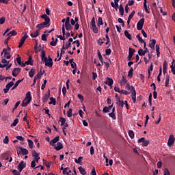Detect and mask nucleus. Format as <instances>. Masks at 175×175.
<instances>
[{
    "label": "nucleus",
    "mask_w": 175,
    "mask_h": 175,
    "mask_svg": "<svg viewBox=\"0 0 175 175\" xmlns=\"http://www.w3.org/2000/svg\"><path fill=\"white\" fill-rule=\"evenodd\" d=\"M72 116V108H70L69 110L67 111V116L70 118Z\"/></svg>",
    "instance_id": "obj_56"
},
{
    "label": "nucleus",
    "mask_w": 175,
    "mask_h": 175,
    "mask_svg": "<svg viewBox=\"0 0 175 175\" xmlns=\"http://www.w3.org/2000/svg\"><path fill=\"white\" fill-rule=\"evenodd\" d=\"M18 124V118H16L12 124H11V126H16Z\"/></svg>",
    "instance_id": "obj_53"
},
{
    "label": "nucleus",
    "mask_w": 175,
    "mask_h": 175,
    "mask_svg": "<svg viewBox=\"0 0 175 175\" xmlns=\"http://www.w3.org/2000/svg\"><path fill=\"white\" fill-rule=\"evenodd\" d=\"M109 117L112 118L113 120H117V117L116 116V113L111 112L109 113Z\"/></svg>",
    "instance_id": "obj_48"
},
{
    "label": "nucleus",
    "mask_w": 175,
    "mask_h": 175,
    "mask_svg": "<svg viewBox=\"0 0 175 175\" xmlns=\"http://www.w3.org/2000/svg\"><path fill=\"white\" fill-rule=\"evenodd\" d=\"M174 142H175L174 135L171 134L168 138V142H167L168 146L171 147V146H173V144H174Z\"/></svg>",
    "instance_id": "obj_8"
},
{
    "label": "nucleus",
    "mask_w": 175,
    "mask_h": 175,
    "mask_svg": "<svg viewBox=\"0 0 175 175\" xmlns=\"http://www.w3.org/2000/svg\"><path fill=\"white\" fill-rule=\"evenodd\" d=\"M45 62V66H48L49 68H53V61H50L47 59V57L44 58L43 60Z\"/></svg>",
    "instance_id": "obj_14"
},
{
    "label": "nucleus",
    "mask_w": 175,
    "mask_h": 175,
    "mask_svg": "<svg viewBox=\"0 0 175 175\" xmlns=\"http://www.w3.org/2000/svg\"><path fill=\"white\" fill-rule=\"evenodd\" d=\"M32 157L33 158H39V154L36 152V150L32 151Z\"/></svg>",
    "instance_id": "obj_49"
},
{
    "label": "nucleus",
    "mask_w": 175,
    "mask_h": 175,
    "mask_svg": "<svg viewBox=\"0 0 175 175\" xmlns=\"http://www.w3.org/2000/svg\"><path fill=\"white\" fill-rule=\"evenodd\" d=\"M153 69H154V67L152 64L148 69V79H150V76H151V72H152Z\"/></svg>",
    "instance_id": "obj_35"
},
{
    "label": "nucleus",
    "mask_w": 175,
    "mask_h": 175,
    "mask_svg": "<svg viewBox=\"0 0 175 175\" xmlns=\"http://www.w3.org/2000/svg\"><path fill=\"white\" fill-rule=\"evenodd\" d=\"M50 102H49V105H53V106H55L56 103H57V100H55V98L51 97L50 98Z\"/></svg>",
    "instance_id": "obj_34"
},
{
    "label": "nucleus",
    "mask_w": 175,
    "mask_h": 175,
    "mask_svg": "<svg viewBox=\"0 0 175 175\" xmlns=\"http://www.w3.org/2000/svg\"><path fill=\"white\" fill-rule=\"evenodd\" d=\"M136 38L137 39V40L139 43H141V44L144 43V44H146L144 40H143V38H142V37H140V34L137 35Z\"/></svg>",
    "instance_id": "obj_29"
},
{
    "label": "nucleus",
    "mask_w": 175,
    "mask_h": 175,
    "mask_svg": "<svg viewBox=\"0 0 175 175\" xmlns=\"http://www.w3.org/2000/svg\"><path fill=\"white\" fill-rule=\"evenodd\" d=\"M64 49H61V52H60V55H59V57L57 61H61L62 58V55L65 53V51H64Z\"/></svg>",
    "instance_id": "obj_57"
},
{
    "label": "nucleus",
    "mask_w": 175,
    "mask_h": 175,
    "mask_svg": "<svg viewBox=\"0 0 175 175\" xmlns=\"http://www.w3.org/2000/svg\"><path fill=\"white\" fill-rule=\"evenodd\" d=\"M111 109H113V105H109V107H105L103 109V113H110Z\"/></svg>",
    "instance_id": "obj_20"
},
{
    "label": "nucleus",
    "mask_w": 175,
    "mask_h": 175,
    "mask_svg": "<svg viewBox=\"0 0 175 175\" xmlns=\"http://www.w3.org/2000/svg\"><path fill=\"white\" fill-rule=\"evenodd\" d=\"M113 83L114 81H113V79L108 77L107 81L105 82V84H107V85H109L110 88H113Z\"/></svg>",
    "instance_id": "obj_16"
},
{
    "label": "nucleus",
    "mask_w": 175,
    "mask_h": 175,
    "mask_svg": "<svg viewBox=\"0 0 175 175\" xmlns=\"http://www.w3.org/2000/svg\"><path fill=\"white\" fill-rule=\"evenodd\" d=\"M6 18L5 17H1L0 18V24L2 25V24L5 23Z\"/></svg>",
    "instance_id": "obj_60"
},
{
    "label": "nucleus",
    "mask_w": 175,
    "mask_h": 175,
    "mask_svg": "<svg viewBox=\"0 0 175 175\" xmlns=\"http://www.w3.org/2000/svg\"><path fill=\"white\" fill-rule=\"evenodd\" d=\"M28 38H29V36H28V35H27V33H25L24 35V36L22 37V38L20 40L19 44H18L19 48L23 47V44H24L25 40H27V39H28Z\"/></svg>",
    "instance_id": "obj_11"
},
{
    "label": "nucleus",
    "mask_w": 175,
    "mask_h": 175,
    "mask_svg": "<svg viewBox=\"0 0 175 175\" xmlns=\"http://www.w3.org/2000/svg\"><path fill=\"white\" fill-rule=\"evenodd\" d=\"M49 27H50V24L46 23L45 22H42L36 25V28H38V29H42V28H49Z\"/></svg>",
    "instance_id": "obj_6"
},
{
    "label": "nucleus",
    "mask_w": 175,
    "mask_h": 175,
    "mask_svg": "<svg viewBox=\"0 0 175 175\" xmlns=\"http://www.w3.org/2000/svg\"><path fill=\"white\" fill-rule=\"evenodd\" d=\"M150 144V141L149 140H146L144 142V143L142 144V147H147Z\"/></svg>",
    "instance_id": "obj_51"
},
{
    "label": "nucleus",
    "mask_w": 175,
    "mask_h": 175,
    "mask_svg": "<svg viewBox=\"0 0 175 175\" xmlns=\"http://www.w3.org/2000/svg\"><path fill=\"white\" fill-rule=\"evenodd\" d=\"M133 16H135V10H133L131 13V14L129 16V19H130V20H132V18H133Z\"/></svg>",
    "instance_id": "obj_61"
},
{
    "label": "nucleus",
    "mask_w": 175,
    "mask_h": 175,
    "mask_svg": "<svg viewBox=\"0 0 175 175\" xmlns=\"http://www.w3.org/2000/svg\"><path fill=\"white\" fill-rule=\"evenodd\" d=\"M143 25H144V18H141L137 23V29L142 31L143 29Z\"/></svg>",
    "instance_id": "obj_3"
},
{
    "label": "nucleus",
    "mask_w": 175,
    "mask_h": 175,
    "mask_svg": "<svg viewBox=\"0 0 175 175\" xmlns=\"http://www.w3.org/2000/svg\"><path fill=\"white\" fill-rule=\"evenodd\" d=\"M90 175H96V171H95V167H94L91 173H90Z\"/></svg>",
    "instance_id": "obj_64"
},
{
    "label": "nucleus",
    "mask_w": 175,
    "mask_h": 175,
    "mask_svg": "<svg viewBox=\"0 0 175 175\" xmlns=\"http://www.w3.org/2000/svg\"><path fill=\"white\" fill-rule=\"evenodd\" d=\"M12 174L14 175H21V172L17 171V170H12Z\"/></svg>",
    "instance_id": "obj_52"
},
{
    "label": "nucleus",
    "mask_w": 175,
    "mask_h": 175,
    "mask_svg": "<svg viewBox=\"0 0 175 175\" xmlns=\"http://www.w3.org/2000/svg\"><path fill=\"white\" fill-rule=\"evenodd\" d=\"M128 77H129V79H132V77H133V67H131L129 71Z\"/></svg>",
    "instance_id": "obj_31"
},
{
    "label": "nucleus",
    "mask_w": 175,
    "mask_h": 175,
    "mask_svg": "<svg viewBox=\"0 0 175 175\" xmlns=\"http://www.w3.org/2000/svg\"><path fill=\"white\" fill-rule=\"evenodd\" d=\"M20 72H21V68H19V67L15 68L12 70V76H14V77H17V76H18V75L20 74Z\"/></svg>",
    "instance_id": "obj_10"
},
{
    "label": "nucleus",
    "mask_w": 175,
    "mask_h": 175,
    "mask_svg": "<svg viewBox=\"0 0 175 175\" xmlns=\"http://www.w3.org/2000/svg\"><path fill=\"white\" fill-rule=\"evenodd\" d=\"M127 80H126V78L125 77H122V81L120 82V85H125V84H126L127 83Z\"/></svg>",
    "instance_id": "obj_39"
},
{
    "label": "nucleus",
    "mask_w": 175,
    "mask_h": 175,
    "mask_svg": "<svg viewBox=\"0 0 175 175\" xmlns=\"http://www.w3.org/2000/svg\"><path fill=\"white\" fill-rule=\"evenodd\" d=\"M59 121L61 122L62 126H64V125H65V123L66 122V119L65 118L61 117L59 118Z\"/></svg>",
    "instance_id": "obj_41"
},
{
    "label": "nucleus",
    "mask_w": 175,
    "mask_h": 175,
    "mask_svg": "<svg viewBox=\"0 0 175 175\" xmlns=\"http://www.w3.org/2000/svg\"><path fill=\"white\" fill-rule=\"evenodd\" d=\"M16 62L17 64H18L19 65H21V57H20V55H18V57H16Z\"/></svg>",
    "instance_id": "obj_59"
},
{
    "label": "nucleus",
    "mask_w": 175,
    "mask_h": 175,
    "mask_svg": "<svg viewBox=\"0 0 175 175\" xmlns=\"http://www.w3.org/2000/svg\"><path fill=\"white\" fill-rule=\"evenodd\" d=\"M146 43L144 44V50H142V49L138 50V54L139 55H146V53H148V49H147V47H146Z\"/></svg>",
    "instance_id": "obj_5"
},
{
    "label": "nucleus",
    "mask_w": 175,
    "mask_h": 175,
    "mask_svg": "<svg viewBox=\"0 0 175 175\" xmlns=\"http://www.w3.org/2000/svg\"><path fill=\"white\" fill-rule=\"evenodd\" d=\"M110 54H111V49H107L105 50V55H110Z\"/></svg>",
    "instance_id": "obj_58"
},
{
    "label": "nucleus",
    "mask_w": 175,
    "mask_h": 175,
    "mask_svg": "<svg viewBox=\"0 0 175 175\" xmlns=\"http://www.w3.org/2000/svg\"><path fill=\"white\" fill-rule=\"evenodd\" d=\"M81 161H83V157H79L78 159H75V162H76V163H81Z\"/></svg>",
    "instance_id": "obj_54"
},
{
    "label": "nucleus",
    "mask_w": 175,
    "mask_h": 175,
    "mask_svg": "<svg viewBox=\"0 0 175 175\" xmlns=\"http://www.w3.org/2000/svg\"><path fill=\"white\" fill-rule=\"evenodd\" d=\"M16 35H17L16 30H12L10 33H7V36L9 38H10V36H16Z\"/></svg>",
    "instance_id": "obj_30"
},
{
    "label": "nucleus",
    "mask_w": 175,
    "mask_h": 175,
    "mask_svg": "<svg viewBox=\"0 0 175 175\" xmlns=\"http://www.w3.org/2000/svg\"><path fill=\"white\" fill-rule=\"evenodd\" d=\"M58 142H59V135H57L55 138H53L50 142V145L52 146V147H55V143H58Z\"/></svg>",
    "instance_id": "obj_13"
},
{
    "label": "nucleus",
    "mask_w": 175,
    "mask_h": 175,
    "mask_svg": "<svg viewBox=\"0 0 175 175\" xmlns=\"http://www.w3.org/2000/svg\"><path fill=\"white\" fill-rule=\"evenodd\" d=\"M4 144H9V136L6 135L3 140Z\"/></svg>",
    "instance_id": "obj_44"
},
{
    "label": "nucleus",
    "mask_w": 175,
    "mask_h": 175,
    "mask_svg": "<svg viewBox=\"0 0 175 175\" xmlns=\"http://www.w3.org/2000/svg\"><path fill=\"white\" fill-rule=\"evenodd\" d=\"M98 27H100V25H103V19L102 17H99L98 18V23H97Z\"/></svg>",
    "instance_id": "obj_38"
},
{
    "label": "nucleus",
    "mask_w": 175,
    "mask_h": 175,
    "mask_svg": "<svg viewBox=\"0 0 175 175\" xmlns=\"http://www.w3.org/2000/svg\"><path fill=\"white\" fill-rule=\"evenodd\" d=\"M135 51H136L131 47L129 49V55L127 57L128 61H132V57H133V54H135Z\"/></svg>",
    "instance_id": "obj_7"
},
{
    "label": "nucleus",
    "mask_w": 175,
    "mask_h": 175,
    "mask_svg": "<svg viewBox=\"0 0 175 175\" xmlns=\"http://www.w3.org/2000/svg\"><path fill=\"white\" fill-rule=\"evenodd\" d=\"M29 148H33V142L29 139H27Z\"/></svg>",
    "instance_id": "obj_43"
},
{
    "label": "nucleus",
    "mask_w": 175,
    "mask_h": 175,
    "mask_svg": "<svg viewBox=\"0 0 175 175\" xmlns=\"http://www.w3.org/2000/svg\"><path fill=\"white\" fill-rule=\"evenodd\" d=\"M11 50L12 49L10 48L9 45H7V49L3 50L2 54L4 53V55H8L10 53Z\"/></svg>",
    "instance_id": "obj_22"
},
{
    "label": "nucleus",
    "mask_w": 175,
    "mask_h": 175,
    "mask_svg": "<svg viewBox=\"0 0 175 175\" xmlns=\"http://www.w3.org/2000/svg\"><path fill=\"white\" fill-rule=\"evenodd\" d=\"M16 139H17V140H20V142H24V140H25V138H24V137L20 135L16 136Z\"/></svg>",
    "instance_id": "obj_55"
},
{
    "label": "nucleus",
    "mask_w": 175,
    "mask_h": 175,
    "mask_svg": "<svg viewBox=\"0 0 175 175\" xmlns=\"http://www.w3.org/2000/svg\"><path fill=\"white\" fill-rule=\"evenodd\" d=\"M156 43L157 40L155 39L150 40L149 42V47L152 49V50H154Z\"/></svg>",
    "instance_id": "obj_15"
},
{
    "label": "nucleus",
    "mask_w": 175,
    "mask_h": 175,
    "mask_svg": "<svg viewBox=\"0 0 175 175\" xmlns=\"http://www.w3.org/2000/svg\"><path fill=\"white\" fill-rule=\"evenodd\" d=\"M1 62L4 64L0 63V68H6V66L9 65V62H8L5 58L1 60Z\"/></svg>",
    "instance_id": "obj_18"
},
{
    "label": "nucleus",
    "mask_w": 175,
    "mask_h": 175,
    "mask_svg": "<svg viewBox=\"0 0 175 175\" xmlns=\"http://www.w3.org/2000/svg\"><path fill=\"white\" fill-rule=\"evenodd\" d=\"M64 27H65L66 31H72L73 29V27H72V25H70V23L64 25Z\"/></svg>",
    "instance_id": "obj_32"
},
{
    "label": "nucleus",
    "mask_w": 175,
    "mask_h": 175,
    "mask_svg": "<svg viewBox=\"0 0 175 175\" xmlns=\"http://www.w3.org/2000/svg\"><path fill=\"white\" fill-rule=\"evenodd\" d=\"M116 105H118V106H120V107H124V103L123 100H121L120 98H118Z\"/></svg>",
    "instance_id": "obj_23"
},
{
    "label": "nucleus",
    "mask_w": 175,
    "mask_h": 175,
    "mask_svg": "<svg viewBox=\"0 0 175 175\" xmlns=\"http://www.w3.org/2000/svg\"><path fill=\"white\" fill-rule=\"evenodd\" d=\"M159 45L157 44L156 45V53H157V55L158 57H159V56L161 55V52L159 51Z\"/></svg>",
    "instance_id": "obj_42"
},
{
    "label": "nucleus",
    "mask_w": 175,
    "mask_h": 175,
    "mask_svg": "<svg viewBox=\"0 0 175 175\" xmlns=\"http://www.w3.org/2000/svg\"><path fill=\"white\" fill-rule=\"evenodd\" d=\"M91 24H92V27H94V26L96 25V23H95V17H93V18H92Z\"/></svg>",
    "instance_id": "obj_62"
},
{
    "label": "nucleus",
    "mask_w": 175,
    "mask_h": 175,
    "mask_svg": "<svg viewBox=\"0 0 175 175\" xmlns=\"http://www.w3.org/2000/svg\"><path fill=\"white\" fill-rule=\"evenodd\" d=\"M45 58H47V57H46V52L42 50L41 51V59H42V61H44Z\"/></svg>",
    "instance_id": "obj_40"
},
{
    "label": "nucleus",
    "mask_w": 175,
    "mask_h": 175,
    "mask_svg": "<svg viewBox=\"0 0 175 175\" xmlns=\"http://www.w3.org/2000/svg\"><path fill=\"white\" fill-rule=\"evenodd\" d=\"M69 170V167H65L64 170H63V174L64 175H70V174H69L68 172Z\"/></svg>",
    "instance_id": "obj_46"
},
{
    "label": "nucleus",
    "mask_w": 175,
    "mask_h": 175,
    "mask_svg": "<svg viewBox=\"0 0 175 175\" xmlns=\"http://www.w3.org/2000/svg\"><path fill=\"white\" fill-rule=\"evenodd\" d=\"M31 100H32V96H31V92H28L26 94L25 100L22 102V107H27V105L31 103Z\"/></svg>",
    "instance_id": "obj_1"
},
{
    "label": "nucleus",
    "mask_w": 175,
    "mask_h": 175,
    "mask_svg": "<svg viewBox=\"0 0 175 175\" xmlns=\"http://www.w3.org/2000/svg\"><path fill=\"white\" fill-rule=\"evenodd\" d=\"M124 36H126V38H127V39H129V40H132V35L129 33L128 30L124 31Z\"/></svg>",
    "instance_id": "obj_26"
},
{
    "label": "nucleus",
    "mask_w": 175,
    "mask_h": 175,
    "mask_svg": "<svg viewBox=\"0 0 175 175\" xmlns=\"http://www.w3.org/2000/svg\"><path fill=\"white\" fill-rule=\"evenodd\" d=\"M36 72V70L35 68H31V70L29 72V77H32L35 75Z\"/></svg>",
    "instance_id": "obj_36"
},
{
    "label": "nucleus",
    "mask_w": 175,
    "mask_h": 175,
    "mask_svg": "<svg viewBox=\"0 0 175 175\" xmlns=\"http://www.w3.org/2000/svg\"><path fill=\"white\" fill-rule=\"evenodd\" d=\"M144 8L145 12L148 14H150V11L148 10V8L147 7V0H144Z\"/></svg>",
    "instance_id": "obj_24"
},
{
    "label": "nucleus",
    "mask_w": 175,
    "mask_h": 175,
    "mask_svg": "<svg viewBox=\"0 0 175 175\" xmlns=\"http://www.w3.org/2000/svg\"><path fill=\"white\" fill-rule=\"evenodd\" d=\"M55 150L57 151H59V150H62L64 148V145H62V143L57 142V146L54 147Z\"/></svg>",
    "instance_id": "obj_21"
},
{
    "label": "nucleus",
    "mask_w": 175,
    "mask_h": 175,
    "mask_svg": "<svg viewBox=\"0 0 175 175\" xmlns=\"http://www.w3.org/2000/svg\"><path fill=\"white\" fill-rule=\"evenodd\" d=\"M26 65H33V59H32V57L29 56V59L25 62Z\"/></svg>",
    "instance_id": "obj_25"
},
{
    "label": "nucleus",
    "mask_w": 175,
    "mask_h": 175,
    "mask_svg": "<svg viewBox=\"0 0 175 175\" xmlns=\"http://www.w3.org/2000/svg\"><path fill=\"white\" fill-rule=\"evenodd\" d=\"M25 166H27V163H24V161H21L18 165V170L23 172V170L25 169Z\"/></svg>",
    "instance_id": "obj_12"
},
{
    "label": "nucleus",
    "mask_w": 175,
    "mask_h": 175,
    "mask_svg": "<svg viewBox=\"0 0 175 175\" xmlns=\"http://www.w3.org/2000/svg\"><path fill=\"white\" fill-rule=\"evenodd\" d=\"M49 98H50V90H48V93L43 96L42 102H44V103H47Z\"/></svg>",
    "instance_id": "obj_17"
},
{
    "label": "nucleus",
    "mask_w": 175,
    "mask_h": 175,
    "mask_svg": "<svg viewBox=\"0 0 175 175\" xmlns=\"http://www.w3.org/2000/svg\"><path fill=\"white\" fill-rule=\"evenodd\" d=\"M23 81H24V78H23L22 79L18 80L15 83L14 85L12 88L11 91H13V90H16L17 88V87H18V84H20Z\"/></svg>",
    "instance_id": "obj_19"
},
{
    "label": "nucleus",
    "mask_w": 175,
    "mask_h": 175,
    "mask_svg": "<svg viewBox=\"0 0 175 175\" xmlns=\"http://www.w3.org/2000/svg\"><path fill=\"white\" fill-rule=\"evenodd\" d=\"M34 51H35L36 54H38L39 53V51H41V49H38V42L34 46Z\"/></svg>",
    "instance_id": "obj_45"
},
{
    "label": "nucleus",
    "mask_w": 175,
    "mask_h": 175,
    "mask_svg": "<svg viewBox=\"0 0 175 175\" xmlns=\"http://www.w3.org/2000/svg\"><path fill=\"white\" fill-rule=\"evenodd\" d=\"M78 169H79L81 174H82V175L87 174V171H85V169H84L83 167L80 166V167H79Z\"/></svg>",
    "instance_id": "obj_27"
},
{
    "label": "nucleus",
    "mask_w": 175,
    "mask_h": 175,
    "mask_svg": "<svg viewBox=\"0 0 175 175\" xmlns=\"http://www.w3.org/2000/svg\"><path fill=\"white\" fill-rule=\"evenodd\" d=\"M131 98L133 99V102L135 103L136 102V90H135V87L131 86L129 83H126V90H127L128 91H129V90H131Z\"/></svg>",
    "instance_id": "obj_2"
},
{
    "label": "nucleus",
    "mask_w": 175,
    "mask_h": 175,
    "mask_svg": "<svg viewBox=\"0 0 175 175\" xmlns=\"http://www.w3.org/2000/svg\"><path fill=\"white\" fill-rule=\"evenodd\" d=\"M19 150H21V151L17 152L18 155H20V154H22V155H28L29 151L27 150V148L19 147Z\"/></svg>",
    "instance_id": "obj_9"
},
{
    "label": "nucleus",
    "mask_w": 175,
    "mask_h": 175,
    "mask_svg": "<svg viewBox=\"0 0 175 175\" xmlns=\"http://www.w3.org/2000/svg\"><path fill=\"white\" fill-rule=\"evenodd\" d=\"M119 12L120 13V16H124V7L122 6V4L119 5Z\"/></svg>",
    "instance_id": "obj_37"
},
{
    "label": "nucleus",
    "mask_w": 175,
    "mask_h": 175,
    "mask_svg": "<svg viewBox=\"0 0 175 175\" xmlns=\"http://www.w3.org/2000/svg\"><path fill=\"white\" fill-rule=\"evenodd\" d=\"M13 85H14V82L10 81V83H8L5 85V88L3 89L4 94H8V92H9V90H10V88H12V87H13Z\"/></svg>",
    "instance_id": "obj_4"
},
{
    "label": "nucleus",
    "mask_w": 175,
    "mask_h": 175,
    "mask_svg": "<svg viewBox=\"0 0 175 175\" xmlns=\"http://www.w3.org/2000/svg\"><path fill=\"white\" fill-rule=\"evenodd\" d=\"M164 175H170V172H169V170L167 168H165L164 170Z\"/></svg>",
    "instance_id": "obj_63"
},
{
    "label": "nucleus",
    "mask_w": 175,
    "mask_h": 175,
    "mask_svg": "<svg viewBox=\"0 0 175 175\" xmlns=\"http://www.w3.org/2000/svg\"><path fill=\"white\" fill-rule=\"evenodd\" d=\"M39 35H40V32H39V31L36 30L35 33H31L30 36L31 38H38V36H39Z\"/></svg>",
    "instance_id": "obj_28"
},
{
    "label": "nucleus",
    "mask_w": 175,
    "mask_h": 175,
    "mask_svg": "<svg viewBox=\"0 0 175 175\" xmlns=\"http://www.w3.org/2000/svg\"><path fill=\"white\" fill-rule=\"evenodd\" d=\"M43 76V73H42V69L40 70V72H38L35 77L34 79L38 80V79H40Z\"/></svg>",
    "instance_id": "obj_33"
},
{
    "label": "nucleus",
    "mask_w": 175,
    "mask_h": 175,
    "mask_svg": "<svg viewBox=\"0 0 175 175\" xmlns=\"http://www.w3.org/2000/svg\"><path fill=\"white\" fill-rule=\"evenodd\" d=\"M92 29H93V32L94 33H98L99 32V30H98V27L96 26H92Z\"/></svg>",
    "instance_id": "obj_50"
},
{
    "label": "nucleus",
    "mask_w": 175,
    "mask_h": 175,
    "mask_svg": "<svg viewBox=\"0 0 175 175\" xmlns=\"http://www.w3.org/2000/svg\"><path fill=\"white\" fill-rule=\"evenodd\" d=\"M129 135L131 137V139H133V137H135V133H133V131L129 130Z\"/></svg>",
    "instance_id": "obj_47"
}]
</instances>
